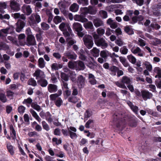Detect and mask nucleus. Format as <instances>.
I'll return each mask as SVG.
<instances>
[{
  "label": "nucleus",
  "mask_w": 161,
  "mask_h": 161,
  "mask_svg": "<svg viewBox=\"0 0 161 161\" xmlns=\"http://www.w3.org/2000/svg\"><path fill=\"white\" fill-rule=\"evenodd\" d=\"M127 123L125 118L121 117L120 114H114L113 115L111 125L114 129L122 131L125 127Z\"/></svg>",
  "instance_id": "1"
},
{
  "label": "nucleus",
  "mask_w": 161,
  "mask_h": 161,
  "mask_svg": "<svg viewBox=\"0 0 161 161\" xmlns=\"http://www.w3.org/2000/svg\"><path fill=\"white\" fill-rule=\"evenodd\" d=\"M95 44L98 47H101L103 49L106 48L108 46V43L103 38H101L97 34L94 33L93 35Z\"/></svg>",
  "instance_id": "2"
},
{
  "label": "nucleus",
  "mask_w": 161,
  "mask_h": 161,
  "mask_svg": "<svg viewBox=\"0 0 161 161\" xmlns=\"http://www.w3.org/2000/svg\"><path fill=\"white\" fill-rule=\"evenodd\" d=\"M84 45L88 49L92 48L93 45L92 38L89 35H85L83 38Z\"/></svg>",
  "instance_id": "3"
},
{
  "label": "nucleus",
  "mask_w": 161,
  "mask_h": 161,
  "mask_svg": "<svg viewBox=\"0 0 161 161\" xmlns=\"http://www.w3.org/2000/svg\"><path fill=\"white\" fill-rule=\"evenodd\" d=\"M10 7L12 11L18 12L20 9V4L14 0L10 1Z\"/></svg>",
  "instance_id": "4"
},
{
  "label": "nucleus",
  "mask_w": 161,
  "mask_h": 161,
  "mask_svg": "<svg viewBox=\"0 0 161 161\" xmlns=\"http://www.w3.org/2000/svg\"><path fill=\"white\" fill-rule=\"evenodd\" d=\"M77 85L80 89L84 87L85 84V78L81 75H79L76 80Z\"/></svg>",
  "instance_id": "5"
},
{
  "label": "nucleus",
  "mask_w": 161,
  "mask_h": 161,
  "mask_svg": "<svg viewBox=\"0 0 161 161\" xmlns=\"http://www.w3.org/2000/svg\"><path fill=\"white\" fill-rule=\"evenodd\" d=\"M141 93L142 97L144 101L151 99L153 96L152 93L147 90H142L141 91Z\"/></svg>",
  "instance_id": "6"
},
{
  "label": "nucleus",
  "mask_w": 161,
  "mask_h": 161,
  "mask_svg": "<svg viewBox=\"0 0 161 161\" xmlns=\"http://www.w3.org/2000/svg\"><path fill=\"white\" fill-rule=\"evenodd\" d=\"M26 45L28 46H34L36 44L35 38L33 35H29L26 38Z\"/></svg>",
  "instance_id": "7"
},
{
  "label": "nucleus",
  "mask_w": 161,
  "mask_h": 161,
  "mask_svg": "<svg viewBox=\"0 0 161 161\" xmlns=\"http://www.w3.org/2000/svg\"><path fill=\"white\" fill-rule=\"evenodd\" d=\"M75 70L76 71L83 70L86 68L84 63L80 60H77L75 61Z\"/></svg>",
  "instance_id": "8"
},
{
  "label": "nucleus",
  "mask_w": 161,
  "mask_h": 161,
  "mask_svg": "<svg viewBox=\"0 0 161 161\" xmlns=\"http://www.w3.org/2000/svg\"><path fill=\"white\" fill-rule=\"evenodd\" d=\"M131 52L134 54H137V56L139 57L143 56L144 52L142 51V50L139 47H135V46L132 47L130 49Z\"/></svg>",
  "instance_id": "9"
},
{
  "label": "nucleus",
  "mask_w": 161,
  "mask_h": 161,
  "mask_svg": "<svg viewBox=\"0 0 161 161\" xmlns=\"http://www.w3.org/2000/svg\"><path fill=\"white\" fill-rule=\"evenodd\" d=\"M64 55L69 59L75 60L77 58V55L75 53L72 51H66L64 53Z\"/></svg>",
  "instance_id": "10"
},
{
  "label": "nucleus",
  "mask_w": 161,
  "mask_h": 161,
  "mask_svg": "<svg viewBox=\"0 0 161 161\" xmlns=\"http://www.w3.org/2000/svg\"><path fill=\"white\" fill-rule=\"evenodd\" d=\"M22 11L27 15H30L32 13V10L29 5H24L21 8Z\"/></svg>",
  "instance_id": "11"
},
{
  "label": "nucleus",
  "mask_w": 161,
  "mask_h": 161,
  "mask_svg": "<svg viewBox=\"0 0 161 161\" xmlns=\"http://www.w3.org/2000/svg\"><path fill=\"white\" fill-rule=\"evenodd\" d=\"M17 27L16 31L18 32H20L25 25V23L21 20H19L16 23Z\"/></svg>",
  "instance_id": "12"
},
{
  "label": "nucleus",
  "mask_w": 161,
  "mask_h": 161,
  "mask_svg": "<svg viewBox=\"0 0 161 161\" xmlns=\"http://www.w3.org/2000/svg\"><path fill=\"white\" fill-rule=\"evenodd\" d=\"M75 20L82 23L86 22L88 19L85 18V16L83 14L76 15L74 17Z\"/></svg>",
  "instance_id": "13"
},
{
  "label": "nucleus",
  "mask_w": 161,
  "mask_h": 161,
  "mask_svg": "<svg viewBox=\"0 0 161 161\" xmlns=\"http://www.w3.org/2000/svg\"><path fill=\"white\" fill-rule=\"evenodd\" d=\"M73 29L75 32H79L83 30L82 25L78 22L74 23L73 25Z\"/></svg>",
  "instance_id": "14"
},
{
  "label": "nucleus",
  "mask_w": 161,
  "mask_h": 161,
  "mask_svg": "<svg viewBox=\"0 0 161 161\" xmlns=\"http://www.w3.org/2000/svg\"><path fill=\"white\" fill-rule=\"evenodd\" d=\"M6 147L8 151L11 155H13L14 154L15 148L10 142H6Z\"/></svg>",
  "instance_id": "15"
},
{
  "label": "nucleus",
  "mask_w": 161,
  "mask_h": 161,
  "mask_svg": "<svg viewBox=\"0 0 161 161\" xmlns=\"http://www.w3.org/2000/svg\"><path fill=\"white\" fill-rule=\"evenodd\" d=\"M47 89L50 93L55 92L58 90V86L56 85L50 84L48 86Z\"/></svg>",
  "instance_id": "16"
},
{
  "label": "nucleus",
  "mask_w": 161,
  "mask_h": 161,
  "mask_svg": "<svg viewBox=\"0 0 161 161\" xmlns=\"http://www.w3.org/2000/svg\"><path fill=\"white\" fill-rule=\"evenodd\" d=\"M93 22L94 26L97 28L103 25V21L100 18L94 19Z\"/></svg>",
  "instance_id": "17"
},
{
  "label": "nucleus",
  "mask_w": 161,
  "mask_h": 161,
  "mask_svg": "<svg viewBox=\"0 0 161 161\" xmlns=\"http://www.w3.org/2000/svg\"><path fill=\"white\" fill-rule=\"evenodd\" d=\"M138 122V119L136 118H132L129 120L128 123L130 126L132 127H135L137 125Z\"/></svg>",
  "instance_id": "18"
},
{
  "label": "nucleus",
  "mask_w": 161,
  "mask_h": 161,
  "mask_svg": "<svg viewBox=\"0 0 161 161\" xmlns=\"http://www.w3.org/2000/svg\"><path fill=\"white\" fill-rule=\"evenodd\" d=\"M58 5L61 11L63 14H66V6L65 3H62L61 2H59L58 3Z\"/></svg>",
  "instance_id": "19"
},
{
  "label": "nucleus",
  "mask_w": 161,
  "mask_h": 161,
  "mask_svg": "<svg viewBox=\"0 0 161 161\" xmlns=\"http://www.w3.org/2000/svg\"><path fill=\"white\" fill-rule=\"evenodd\" d=\"M10 133L12 139L14 140L16 139V133L12 125L9 126Z\"/></svg>",
  "instance_id": "20"
},
{
  "label": "nucleus",
  "mask_w": 161,
  "mask_h": 161,
  "mask_svg": "<svg viewBox=\"0 0 161 161\" xmlns=\"http://www.w3.org/2000/svg\"><path fill=\"white\" fill-rule=\"evenodd\" d=\"M110 53L108 51L105 50L101 51L100 56L105 59H107V58L109 56Z\"/></svg>",
  "instance_id": "21"
},
{
  "label": "nucleus",
  "mask_w": 161,
  "mask_h": 161,
  "mask_svg": "<svg viewBox=\"0 0 161 161\" xmlns=\"http://www.w3.org/2000/svg\"><path fill=\"white\" fill-rule=\"evenodd\" d=\"M131 80L127 76H124L122 77L121 80V82L124 84H125L127 85H128L131 83Z\"/></svg>",
  "instance_id": "22"
},
{
  "label": "nucleus",
  "mask_w": 161,
  "mask_h": 161,
  "mask_svg": "<svg viewBox=\"0 0 161 161\" xmlns=\"http://www.w3.org/2000/svg\"><path fill=\"white\" fill-rule=\"evenodd\" d=\"M79 5L76 3H74L72 4L69 7V10L72 12H76L79 9Z\"/></svg>",
  "instance_id": "23"
},
{
  "label": "nucleus",
  "mask_w": 161,
  "mask_h": 161,
  "mask_svg": "<svg viewBox=\"0 0 161 161\" xmlns=\"http://www.w3.org/2000/svg\"><path fill=\"white\" fill-rule=\"evenodd\" d=\"M37 83L42 87H46L48 84L47 81L44 79H41L37 81Z\"/></svg>",
  "instance_id": "24"
},
{
  "label": "nucleus",
  "mask_w": 161,
  "mask_h": 161,
  "mask_svg": "<svg viewBox=\"0 0 161 161\" xmlns=\"http://www.w3.org/2000/svg\"><path fill=\"white\" fill-rule=\"evenodd\" d=\"M30 112L32 116L38 122H40L41 119L38 115L36 113L33 109H31Z\"/></svg>",
  "instance_id": "25"
},
{
  "label": "nucleus",
  "mask_w": 161,
  "mask_h": 161,
  "mask_svg": "<svg viewBox=\"0 0 161 161\" xmlns=\"http://www.w3.org/2000/svg\"><path fill=\"white\" fill-rule=\"evenodd\" d=\"M124 31L126 33L129 35H131L134 33L133 30L128 25H126L125 27Z\"/></svg>",
  "instance_id": "26"
},
{
  "label": "nucleus",
  "mask_w": 161,
  "mask_h": 161,
  "mask_svg": "<svg viewBox=\"0 0 161 161\" xmlns=\"http://www.w3.org/2000/svg\"><path fill=\"white\" fill-rule=\"evenodd\" d=\"M68 100L69 102L75 103L78 101V99L76 97L72 95L68 98Z\"/></svg>",
  "instance_id": "27"
},
{
  "label": "nucleus",
  "mask_w": 161,
  "mask_h": 161,
  "mask_svg": "<svg viewBox=\"0 0 161 161\" xmlns=\"http://www.w3.org/2000/svg\"><path fill=\"white\" fill-rule=\"evenodd\" d=\"M45 117L46 120L48 123H51L53 121V119L52 118V115L49 112H47L45 113Z\"/></svg>",
  "instance_id": "28"
},
{
  "label": "nucleus",
  "mask_w": 161,
  "mask_h": 161,
  "mask_svg": "<svg viewBox=\"0 0 161 161\" xmlns=\"http://www.w3.org/2000/svg\"><path fill=\"white\" fill-rule=\"evenodd\" d=\"M75 61L70 60L68 63V66L69 68L71 69L75 70Z\"/></svg>",
  "instance_id": "29"
},
{
  "label": "nucleus",
  "mask_w": 161,
  "mask_h": 161,
  "mask_svg": "<svg viewBox=\"0 0 161 161\" xmlns=\"http://www.w3.org/2000/svg\"><path fill=\"white\" fill-rule=\"evenodd\" d=\"M127 58L129 61L132 64H134L136 63V59L131 54L127 56Z\"/></svg>",
  "instance_id": "30"
},
{
  "label": "nucleus",
  "mask_w": 161,
  "mask_h": 161,
  "mask_svg": "<svg viewBox=\"0 0 161 161\" xmlns=\"http://www.w3.org/2000/svg\"><path fill=\"white\" fill-rule=\"evenodd\" d=\"M63 94L65 99H66L70 96L71 94V92L69 90V88L68 89H64L63 90Z\"/></svg>",
  "instance_id": "31"
},
{
  "label": "nucleus",
  "mask_w": 161,
  "mask_h": 161,
  "mask_svg": "<svg viewBox=\"0 0 161 161\" xmlns=\"http://www.w3.org/2000/svg\"><path fill=\"white\" fill-rule=\"evenodd\" d=\"M119 68L114 65L110 66L109 70L114 75H116L117 71L118 70Z\"/></svg>",
  "instance_id": "32"
},
{
  "label": "nucleus",
  "mask_w": 161,
  "mask_h": 161,
  "mask_svg": "<svg viewBox=\"0 0 161 161\" xmlns=\"http://www.w3.org/2000/svg\"><path fill=\"white\" fill-rule=\"evenodd\" d=\"M27 83L28 85L33 86H35L37 85L36 81L33 78L30 79L27 82Z\"/></svg>",
  "instance_id": "33"
},
{
  "label": "nucleus",
  "mask_w": 161,
  "mask_h": 161,
  "mask_svg": "<svg viewBox=\"0 0 161 161\" xmlns=\"http://www.w3.org/2000/svg\"><path fill=\"white\" fill-rule=\"evenodd\" d=\"M32 108L38 111H39L41 109V107L38 105L36 103H32L31 105Z\"/></svg>",
  "instance_id": "34"
},
{
  "label": "nucleus",
  "mask_w": 161,
  "mask_h": 161,
  "mask_svg": "<svg viewBox=\"0 0 161 161\" xmlns=\"http://www.w3.org/2000/svg\"><path fill=\"white\" fill-rule=\"evenodd\" d=\"M38 66L39 67L41 68H42L44 67V61L43 58H40L39 59Z\"/></svg>",
  "instance_id": "35"
},
{
  "label": "nucleus",
  "mask_w": 161,
  "mask_h": 161,
  "mask_svg": "<svg viewBox=\"0 0 161 161\" xmlns=\"http://www.w3.org/2000/svg\"><path fill=\"white\" fill-rule=\"evenodd\" d=\"M46 14L48 17L47 22L48 23H50L53 19V15L49 11L46 12Z\"/></svg>",
  "instance_id": "36"
},
{
  "label": "nucleus",
  "mask_w": 161,
  "mask_h": 161,
  "mask_svg": "<svg viewBox=\"0 0 161 161\" xmlns=\"http://www.w3.org/2000/svg\"><path fill=\"white\" fill-rule=\"evenodd\" d=\"M42 125L44 129L47 131H48L50 130V127L48 124L44 121L42 122Z\"/></svg>",
  "instance_id": "37"
},
{
  "label": "nucleus",
  "mask_w": 161,
  "mask_h": 161,
  "mask_svg": "<svg viewBox=\"0 0 161 161\" xmlns=\"http://www.w3.org/2000/svg\"><path fill=\"white\" fill-rule=\"evenodd\" d=\"M97 35H99V37H100L104 34L105 30L101 28H99L97 29Z\"/></svg>",
  "instance_id": "38"
},
{
  "label": "nucleus",
  "mask_w": 161,
  "mask_h": 161,
  "mask_svg": "<svg viewBox=\"0 0 161 161\" xmlns=\"http://www.w3.org/2000/svg\"><path fill=\"white\" fill-rule=\"evenodd\" d=\"M84 27L86 29H92L93 28V25L91 22H89L84 24Z\"/></svg>",
  "instance_id": "39"
},
{
  "label": "nucleus",
  "mask_w": 161,
  "mask_h": 161,
  "mask_svg": "<svg viewBox=\"0 0 161 161\" xmlns=\"http://www.w3.org/2000/svg\"><path fill=\"white\" fill-rule=\"evenodd\" d=\"M144 65L145 66L147 70L150 72L152 71V66L149 62L145 61L144 63Z\"/></svg>",
  "instance_id": "40"
},
{
  "label": "nucleus",
  "mask_w": 161,
  "mask_h": 161,
  "mask_svg": "<svg viewBox=\"0 0 161 161\" xmlns=\"http://www.w3.org/2000/svg\"><path fill=\"white\" fill-rule=\"evenodd\" d=\"M91 51L92 53L94 56L97 57L99 55V51L96 48L94 47Z\"/></svg>",
  "instance_id": "41"
},
{
  "label": "nucleus",
  "mask_w": 161,
  "mask_h": 161,
  "mask_svg": "<svg viewBox=\"0 0 161 161\" xmlns=\"http://www.w3.org/2000/svg\"><path fill=\"white\" fill-rule=\"evenodd\" d=\"M128 52V49L126 46H124L123 47L121 48L120 49V52L122 54H126Z\"/></svg>",
  "instance_id": "42"
},
{
  "label": "nucleus",
  "mask_w": 161,
  "mask_h": 161,
  "mask_svg": "<svg viewBox=\"0 0 161 161\" xmlns=\"http://www.w3.org/2000/svg\"><path fill=\"white\" fill-rule=\"evenodd\" d=\"M53 21L55 24H57L61 22L62 19L59 16H56L54 17Z\"/></svg>",
  "instance_id": "43"
},
{
  "label": "nucleus",
  "mask_w": 161,
  "mask_h": 161,
  "mask_svg": "<svg viewBox=\"0 0 161 161\" xmlns=\"http://www.w3.org/2000/svg\"><path fill=\"white\" fill-rule=\"evenodd\" d=\"M55 105L58 107H60L63 103V101L60 97H58L54 102Z\"/></svg>",
  "instance_id": "44"
},
{
  "label": "nucleus",
  "mask_w": 161,
  "mask_h": 161,
  "mask_svg": "<svg viewBox=\"0 0 161 161\" xmlns=\"http://www.w3.org/2000/svg\"><path fill=\"white\" fill-rule=\"evenodd\" d=\"M60 76L61 79L65 81H67L69 80L68 75L62 72Z\"/></svg>",
  "instance_id": "45"
},
{
  "label": "nucleus",
  "mask_w": 161,
  "mask_h": 161,
  "mask_svg": "<svg viewBox=\"0 0 161 161\" xmlns=\"http://www.w3.org/2000/svg\"><path fill=\"white\" fill-rule=\"evenodd\" d=\"M138 22L136 16H134L131 18L129 22V24L134 25Z\"/></svg>",
  "instance_id": "46"
},
{
  "label": "nucleus",
  "mask_w": 161,
  "mask_h": 161,
  "mask_svg": "<svg viewBox=\"0 0 161 161\" xmlns=\"http://www.w3.org/2000/svg\"><path fill=\"white\" fill-rule=\"evenodd\" d=\"M0 100L3 103L6 102L7 99L4 93H0Z\"/></svg>",
  "instance_id": "47"
},
{
  "label": "nucleus",
  "mask_w": 161,
  "mask_h": 161,
  "mask_svg": "<svg viewBox=\"0 0 161 161\" xmlns=\"http://www.w3.org/2000/svg\"><path fill=\"white\" fill-rule=\"evenodd\" d=\"M77 3L79 4H82L83 6H86L88 4V0H78Z\"/></svg>",
  "instance_id": "48"
},
{
  "label": "nucleus",
  "mask_w": 161,
  "mask_h": 161,
  "mask_svg": "<svg viewBox=\"0 0 161 161\" xmlns=\"http://www.w3.org/2000/svg\"><path fill=\"white\" fill-rule=\"evenodd\" d=\"M99 14L101 17L103 18H106L108 17L107 12L104 10H102L99 12Z\"/></svg>",
  "instance_id": "49"
},
{
  "label": "nucleus",
  "mask_w": 161,
  "mask_h": 161,
  "mask_svg": "<svg viewBox=\"0 0 161 161\" xmlns=\"http://www.w3.org/2000/svg\"><path fill=\"white\" fill-rule=\"evenodd\" d=\"M69 136L72 139H74L77 137V134L75 132H73L70 130H69Z\"/></svg>",
  "instance_id": "50"
},
{
  "label": "nucleus",
  "mask_w": 161,
  "mask_h": 161,
  "mask_svg": "<svg viewBox=\"0 0 161 161\" xmlns=\"http://www.w3.org/2000/svg\"><path fill=\"white\" fill-rule=\"evenodd\" d=\"M150 26L153 29H155L156 30H158L160 28V26L156 23H152Z\"/></svg>",
  "instance_id": "51"
},
{
  "label": "nucleus",
  "mask_w": 161,
  "mask_h": 161,
  "mask_svg": "<svg viewBox=\"0 0 161 161\" xmlns=\"http://www.w3.org/2000/svg\"><path fill=\"white\" fill-rule=\"evenodd\" d=\"M41 25L42 29L44 30H47L50 28L49 25L45 22L42 23Z\"/></svg>",
  "instance_id": "52"
},
{
  "label": "nucleus",
  "mask_w": 161,
  "mask_h": 161,
  "mask_svg": "<svg viewBox=\"0 0 161 161\" xmlns=\"http://www.w3.org/2000/svg\"><path fill=\"white\" fill-rule=\"evenodd\" d=\"M52 142H55V144L56 145H58L61 144L62 143V140L61 139H58L57 138L53 137L52 139Z\"/></svg>",
  "instance_id": "53"
},
{
  "label": "nucleus",
  "mask_w": 161,
  "mask_h": 161,
  "mask_svg": "<svg viewBox=\"0 0 161 161\" xmlns=\"http://www.w3.org/2000/svg\"><path fill=\"white\" fill-rule=\"evenodd\" d=\"M82 12V14L84 15H86L88 13L89 8L84 7L81 8Z\"/></svg>",
  "instance_id": "54"
},
{
  "label": "nucleus",
  "mask_w": 161,
  "mask_h": 161,
  "mask_svg": "<svg viewBox=\"0 0 161 161\" xmlns=\"http://www.w3.org/2000/svg\"><path fill=\"white\" fill-rule=\"evenodd\" d=\"M130 108L136 114H138V108L137 106H134V105H132L130 107Z\"/></svg>",
  "instance_id": "55"
},
{
  "label": "nucleus",
  "mask_w": 161,
  "mask_h": 161,
  "mask_svg": "<svg viewBox=\"0 0 161 161\" xmlns=\"http://www.w3.org/2000/svg\"><path fill=\"white\" fill-rule=\"evenodd\" d=\"M32 102V100L30 97H29L27 99H25L23 102L22 103L23 104H31Z\"/></svg>",
  "instance_id": "56"
},
{
  "label": "nucleus",
  "mask_w": 161,
  "mask_h": 161,
  "mask_svg": "<svg viewBox=\"0 0 161 161\" xmlns=\"http://www.w3.org/2000/svg\"><path fill=\"white\" fill-rule=\"evenodd\" d=\"M89 10L88 13L91 14H95L97 12V11L93 7L91 6H89Z\"/></svg>",
  "instance_id": "57"
},
{
  "label": "nucleus",
  "mask_w": 161,
  "mask_h": 161,
  "mask_svg": "<svg viewBox=\"0 0 161 161\" xmlns=\"http://www.w3.org/2000/svg\"><path fill=\"white\" fill-rule=\"evenodd\" d=\"M76 43V41H74L73 40H70L68 43L67 45V49L68 50L72 45H73L74 44Z\"/></svg>",
  "instance_id": "58"
},
{
  "label": "nucleus",
  "mask_w": 161,
  "mask_h": 161,
  "mask_svg": "<svg viewBox=\"0 0 161 161\" xmlns=\"http://www.w3.org/2000/svg\"><path fill=\"white\" fill-rule=\"evenodd\" d=\"M116 84L118 87H119L120 88L126 89H127L125 84L122 83H120L119 82L117 81L116 83Z\"/></svg>",
  "instance_id": "59"
},
{
  "label": "nucleus",
  "mask_w": 161,
  "mask_h": 161,
  "mask_svg": "<svg viewBox=\"0 0 161 161\" xmlns=\"http://www.w3.org/2000/svg\"><path fill=\"white\" fill-rule=\"evenodd\" d=\"M58 95L57 93L52 94L50 95L49 97L51 100L52 101H55L56 98L58 97Z\"/></svg>",
  "instance_id": "60"
},
{
  "label": "nucleus",
  "mask_w": 161,
  "mask_h": 161,
  "mask_svg": "<svg viewBox=\"0 0 161 161\" xmlns=\"http://www.w3.org/2000/svg\"><path fill=\"white\" fill-rule=\"evenodd\" d=\"M155 82L157 88L161 89V80L156 79L155 81Z\"/></svg>",
  "instance_id": "61"
},
{
  "label": "nucleus",
  "mask_w": 161,
  "mask_h": 161,
  "mask_svg": "<svg viewBox=\"0 0 161 161\" xmlns=\"http://www.w3.org/2000/svg\"><path fill=\"white\" fill-rule=\"evenodd\" d=\"M25 108L24 106L21 105L18 108V111L20 114H23L25 112Z\"/></svg>",
  "instance_id": "62"
},
{
  "label": "nucleus",
  "mask_w": 161,
  "mask_h": 161,
  "mask_svg": "<svg viewBox=\"0 0 161 161\" xmlns=\"http://www.w3.org/2000/svg\"><path fill=\"white\" fill-rule=\"evenodd\" d=\"M154 71L155 73L159 75L160 77H161V70L159 67H155L154 69Z\"/></svg>",
  "instance_id": "63"
},
{
  "label": "nucleus",
  "mask_w": 161,
  "mask_h": 161,
  "mask_svg": "<svg viewBox=\"0 0 161 161\" xmlns=\"http://www.w3.org/2000/svg\"><path fill=\"white\" fill-rule=\"evenodd\" d=\"M28 135L30 137H33L35 136H39L37 133L35 131L31 132L28 133Z\"/></svg>",
  "instance_id": "64"
}]
</instances>
